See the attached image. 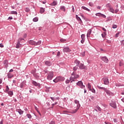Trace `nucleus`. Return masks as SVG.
<instances>
[{"instance_id": "f257e3e1", "label": "nucleus", "mask_w": 124, "mask_h": 124, "mask_svg": "<svg viewBox=\"0 0 124 124\" xmlns=\"http://www.w3.org/2000/svg\"><path fill=\"white\" fill-rule=\"evenodd\" d=\"M65 79V78H64V77H58L53 80V82H54V83H58V82H62V81H64Z\"/></svg>"}, {"instance_id": "f03ea898", "label": "nucleus", "mask_w": 124, "mask_h": 124, "mask_svg": "<svg viewBox=\"0 0 124 124\" xmlns=\"http://www.w3.org/2000/svg\"><path fill=\"white\" fill-rule=\"evenodd\" d=\"M75 103H76V104H78L77 105L78 108H77L76 109L73 110L71 112L72 114H74V113H76V112H77V111H78V110L79 109V108H80V104H79V101H78L77 100H75Z\"/></svg>"}, {"instance_id": "7ed1b4c3", "label": "nucleus", "mask_w": 124, "mask_h": 124, "mask_svg": "<svg viewBox=\"0 0 124 124\" xmlns=\"http://www.w3.org/2000/svg\"><path fill=\"white\" fill-rule=\"evenodd\" d=\"M77 78H79V75H77L76 73L73 72L72 76L70 78V80L74 81V79H77Z\"/></svg>"}, {"instance_id": "20e7f679", "label": "nucleus", "mask_w": 124, "mask_h": 124, "mask_svg": "<svg viewBox=\"0 0 124 124\" xmlns=\"http://www.w3.org/2000/svg\"><path fill=\"white\" fill-rule=\"evenodd\" d=\"M106 6L108 8V10L109 11H110V12H111L112 13H115V10H114V9L111 6V4L108 3L106 5Z\"/></svg>"}, {"instance_id": "39448f33", "label": "nucleus", "mask_w": 124, "mask_h": 124, "mask_svg": "<svg viewBox=\"0 0 124 124\" xmlns=\"http://www.w3.org/2000/svg\"><path fill=\"white\" fill-rule=\"evenodd\" d=\"M53 77H54V74L53 73V72H49L47 76L48 80H52Z\"/></svg>"}, {"instance_id": "423d86ee", "label": "nucleus", "mask_w": 124, "mask_h": 124, "mask_svg": "<svg viewBox=\"0 0 124 124\" xmlns=\"http://www.w3.org/2000/svg\"><path fill=\"white\" fill-rule=\"evenodd\" d=\"M77 85L78 86H79V87H80L81 88V89H85V85H83V82H82L81 81H78V82L77 83Z\"/></svg>"}, {"instance_id": "0eeeda50", "label": "nucleus", "mask_w": 124, "mask_h": 124, "mask_svg": "<svg viewBox=\"0 0 124 124\" xmlns=\"http://www.w3.org/2000/svg\"><path fill=\"white\" fill-rule=\"evenodd\" d=\"M80 69H85V70H87V69H88V67H87V66H85L84 65V64L81 63L79 64V66H78Z\"/></svg>"}, {"instance_id": "6e6552de", "label": "nucleus", "mask_w": 124, "mask_h": 124, "mask_svg": "<svg viewBox=\"0 0 124 124\" xmlns=\"http://www.w3.org/2000/svg\"><path fill=\"white\" fill-rule=\"evenodd\" d=\"M104 83L105 85H108L109 84V79L108 78L105 77L103 78Z\"/></svg>"}, {"instance_id": "1a4fd4ad", "label": "nucleus", "mask_w": 124, "mask_h": 124, "mask_svg": "<svg viewBox=\"0 0 124 124\" xmlns=\"http://www.w3.org/2000/svg\"><path fill=\"white\" fill-rule=\"evenodd\" d=\"M63 51L64 53H69L71 52V50L70 48H69V47H66L63 49Z\"/></svg>"}, {"instance_id": "9d476101", "label": "nucleus", "mask_w": 124, "mask_h": 124, "mask_svg": "<svg viewBox=\"0 0 124 124\" xmlns=\"http://www.w3.org/2000/svg\"><path fill=\"white\" fill-rule=\"evenodd\" d=\"M101 60H102V61L106 63H108V62H109V60H108V59L107 57H106V56L101 57Z\"/></svg>"}, {"instance_id": "9b49d317", "label": "nucleus", "mask_w": 124, "mask_h": 124, "mask_svg": "<svg viewBox=\"0 0 124 124\" xmlns=\"http://www.w3.org/2000/svg\"><path fill=\"white\" fill-rule=\"evenodd\" d=\"M76 18L77 20L78 21L79 24H80V25H81V24H83V21H82V19H81L80 17L78 16V15H76Z\"/></svg>"}, {"instance_id": "f8f14e48", "label": "nucleus", "mask_w": 124, "mask_h": 124, "mask_svg": "<svg viewBox=\"0 0 124 124\" xmlns=\"http://www.w3.org/2000/svg\"><path fill=\"white\" fill-rule=\"evenodd\" d=\"M110 106L114 109H116V108H117V105H116L115 102H112L111 103H110Z\"/></svg>"}, {"instance_id": "ddd939ff", "label": "nucleus", "mask_w": 124, "mask_h": 124, "mask_svg": "<svg viewBox=\"0 0 124 124\" xmlns=\"http://www.w3.org/2000/svg\"><path fill=\"white\" fill-rule=\"evenodd\" d=\"M105 93H107V94H108V95H112V94H113V93H112V92H111L108 89H105Z\"/></svg>"}, {"instance_id": "4468645a", "label": "nucleus", "mask_w": 124, "mask_h": 124, "mask_svg": "<svg viewBox=\"0 0 124 124\" xmlns=\"http://www.w3.org/2000/svg\"><path fill=\"white\" fill-rule=\"evenodd\" d=\"M32 83L33 85H34V86H35L36 87H40V84H39L34 81H33Z\"/></svg>"}, {"instance_id": "2eb2a0df", "label": "nucleus", "mask_w": 124, "mask_h": 124, "mask_svg": "<svg viewBox=\"0 0 124 124\" xmlns=\"http://www.w3.org/2000/svg\"><path fill=\"white\" fill-rule=\"evenodd\" d=\"M29 44H31V45H35L36 44V42L33 40H30L29 41Z\"/></svg>"}, {"instance_id": "dca6fc26", "label": "nucleus", "mask_w": 124, "mask_h": 124, "mask_svg": "<svg viewBox=\"0 0 124 124\" xmlns=\"http://www.w3.org/2000/svg\"><path fill=\"white\" fill-rule=\"evenodd\" d=\"M45 64H46L47 66H51V65H52V63L50 61H46L45 62Z\"/></svg>"}, {"instance_id": "f3484780", "label": "nucleus", "mask_w": 124, "mask_h": 124, "mask_svg": "<svg viewBox=\"0 0 124 124\" xmlns=\"http://www.w3.org/2000/svg\"><path fill=\"white\" fill-rule=\"evenodd\" d=\"M16 112H18L20 115H23V113H24V111L21 110V109H17Z\"/></svg>"}, {"instance_id": "a211bd4d", "label": "nucleus", "mask_w": 124, "mask_h": 124, "mask_svg": "<svg viewBox=\"0 0 124 124\" xmlns=\"http://www.w3.org/2000/svg\"><path fill=\"white\" fill-rule=\"evenodd\" d=\"M96 16H102V17H103L104 18L106 17V16H105V15L101 14V13L96 14Z\"/></svg>"}, {"instance_id": "6ab92c4d", "label": "nucleus", "mask_w": 124, "mask_h": 124, "mask_svg": "<svg viewBox=\"0 0 124 124\" xmlns=\"http://www.w3.org/2000/svg\"><path fill=\"white\" fill-rule=\"evenodd\" d=\"M91 33H92V30L90 29L88 30L87 32V37H90V35H91Z\"/></svg>"}, {"instance_id": "aec40b11", "label": "nucleus", "mask_w": 124, "mask_h": 124, "mask_svg": "<svg viewBox=\"0 0 124 124\" xmlns=\"http://www.w3.org/2000/svg\"><path fill=\"white\" fill-rule=\"evenodd\" d=\"M75 63H76L77 66H79L81 63H80V61L78 60H76L75 61Z\"/></svg>"}, {"instance_id": "412c9836", "label": "nucleus", "mask_w": 124, "mask_h": 124, "mask_svg": "<svg viewBox=\"0 0 124 124\" xmlns=\"http://www.w3.org/2000/svg\"><path fill=\"white\" fill-rule=\"evenodd\" d=\"M25 85H26V82L23 81L20 84V88H24L25 87Z\"/></svg>"}, {"instance_id": "4be33fe9", "label": "nucleus", "mask_w": 124, "mask_h": 124, "mask_svg": "<svg viewBox=\"0 0 124 124\" xmlns=\"http://www.w3.org/2000/svg\"><path fill=\"white\" fill-rule=\"evenodd\" d=\"M60 9L62 11L65 12V7L64 6H61L60 7Z\"/></svg>"}, {"instance_id": "5701e85b", "label": "nucleus", "mask_w": 124, "mask_h": 124, "mask_svg": "<svg viewBox=\"0 0 124 124\" xmlns=\"http://www.w3.org/2000/svg\"><path fill=\"white\" fill-rule=\"evenodd\" d=\"M45 12V9L44 8H40V13H41V14H42V13H44Z\"/></svg>"}, {"instance_id": "b1692460", "label": "nucleus", "mask_w": 124, "mask_h": 124, "mask_svg": "<svg viewBox=\"0 0 124 124\" xmlns=\"http://www.w3.org/2000/svg\"><path fill=\"white\" fill-rule=\"evenodd\" d=\"M88 89H89L90 91H92V85L90 83H88Z\"/></svg>"}, {"instance_id": "393cba45", "label": "nucleus", "mask_w": 124, "mask_h": 124, "mask_svg": "<svg viewBox=\"0 0 124 124\" xmlns=\"http://www.w3.org/2000/svg\"><path fill=\"white\" fill-rule=\"evenodd\" d=\"M20 46H21V44H20V43L17 42V43L16 45V48H17V49H19V48H20Z\"/></svg>"}, {"instance_id": "a878e982", "label": "nucleus", "mask_w": 124, "mask_h": 124, "mask_svg": "<svg viewBox=\"0 0 124 124\" xmlns=\"http://www.w3.org/2000/svg\"><path fill=\"white\" fill-rule=\"evenodd\" d=\"M13 77V75L11 73L8 74V78H12Z\"/></svg>"}, {"instance_id": "bb28decb", "label": "nucleus", "mask_w": 124, "mask_h": 124, "mask_svg": "<svg viewBox=\"0 0 124 124\" xmlns=\"http://www.w3.org/2000/svg\"><path fill=\"white\" fill-rule=\"evenodd\" d=\"M8 93L10 96H12L13 95V92L12 91H9Z\"/></svg>"}, {"instance_id": "cd10ccee", "label": "nucleus", "mask_w": 124, "mask_h": 124, "mask_svg": "<svg viewBox=\"0 0 124 124\" xmlns=\"http://www.w3.org/2000/svg\"><path fill=\"white\" fill-rule=\"evenodd\" d=\"M82 9H84V10H86L87 11L90 12V9H88V8H86V7L82 6Z\"/></svg>"}, {"instance_id": "c85d7f7f", "label": "nucleus", "mask_w": 124, "mask_h": 124, "mask_svg": "<svg viewBox=\"0 0 124 124\" xmlns=\"http://www.w3.org/2000/svg\"><path fill=\"white\" fill-rule=\"evenodd\" d=\"M97 87L98 88V89H99V90H104V91H105V88L104 87H101L99 86H97Z\"/></svg>"}, {"instance_id": "c756f323", "label": "nucleus", "mask_w": 124, "mask_h": 124, "mask_svg": "<svg viewBox=\"0 0 124 124\" xmlns=\"http://www.w3.org/2000/svg\"><path fill=\"white\" fill-rule=\"evenodd\" d=\"M58 4V2H57V1H54L51 4V5H57V4Z\"/></svg>"}, {"instance_id": "7c9ffc66", "label": "nucleus", "mask_w": 124, "mask_h": 124, "mask_svg": "<svg viewBox=\"0 0 124 124\" xmlns=\"http://www.w3.org/2000/svg\"><path fill=\"white\" fill-rule=\"evenodd\" d=\"M22 40H24V39H23V38H19L18 39L17 43H21V41H22Z\"/></svg>"}, {"instance_id": "2f4dec72", "label": "nucleus", "mask_w": 124, "mask_h": 124, "mask_svg": "<svg viewBox=\"0 0 124 124\" xmlns=\"http://www.w3.org/2000/svg\"><path fill=\"white\" fill-rule=\"evenodd\" d=\"M33 22H37L38 21V18L37 17H35L33 19Z\"/></svg>"}, {"instance_id": "473e14b6", "label": "nucleus", "mask_w": 124, "mask_h": 124, "mask_svg": "<svg viewBox=\"0 0 124 124\" xmlns=\"http://www.w3.org/2000/svg\"><path fill=\"white\" fill-rule=\"evenodd\" d=\"M60 41L61 42H62V43H64V42H65V41H66V40H65V39H60Z\"/></svg>"}, {"instance_id": "72a5a7b5", "label": "nucleus", "mask_w": 124, "mask_h": 124, "mask_svg": "<svg viewBox=\"0 0 124 124\" xmlns=\"http://www.w3.org/2000/svg\"><path fill=\"white\" fill-rule=\"evenodd\" d=\"M8 63V61L7 60H5L3 62V64H4L5 65H6V64H7Z\"/></svg>"}, {"instance_id": "f704fd0d", "label": "nucleus", "mask_w": 124, "mask_h": 124, "mask_svg": "<svg viewBox=\"0 0 124 124\" xmlns=\"http://www.w3.org/2000/svg\"><path fill=\"white\" fill-rule=\"evenodd\" d=\"M41 44V41H39L37 43H36L35 45H40Z\"/></svg>"}, {"instance_id": "c9c22d12", "label": "nucleus", "mask_w": 124, "mask_h": 124, "mask_svg": "<svg viewBox=\"0 0 124 124\" xmlns=\"http://www.w3.org/2000/svg\"><path fill=\"white\" fill-rule=\"evenodd\" d=\"M77 69H78V66H76L73 68V70H74L75 71L77 70Z\"/></svg>"}, {"instance_id": "e433bc0d", "label": "nucleus", "mask_w": 124, "mask_h": 124, "mask_svg": "<svg viewBox=\"0 0 124 124\" xmlns=\"http://www.w3.org/2000/svg\"><path fill=\"white\" fill-rule=\"evenodd\" d=\"M11 14H15L16 15H17V12H16V11H12Z\"/></svg>"}, {"instance_id": "4c0bfd02", "label": "nucleus", "mask_w": 124, "mask_h": 124, "mask_svg": "<svg viewBox=\"0 0 124 124\" xmlns=\"http://www.w3.org/2000/svg\"><path fill=\"white\" fill-rule=\"evenodd\" d=\"M27 118H28V119H31V115L27 114Z\"/></svg>"}, {"instance_id": "58836bf2", "label": "nucleus", "mask_w": 124, "mask_h": 124, "mask_svg": "<svg viewBox=\"0 0 124 124\" xmlns=\"http://www.w3.org/2000/svg\"><path fill=\"white\" fill-rule=\"evenodd\" d=\"M105 35H106V32H104L102 34V37H105Z\"/></svg>"}, {"instance_id": "ea45409f", "label": "nucleus", "mask_w": 124, "mask_h": 124, "mask_svg": "<svg viewBox=\"0 0 124 124\" xmlns=\"http://www.w3.org/2000/svg\"><path fill=\"white\" fill-rule=\"evenodd\" d=\"M117 25H112V29H117Z\"/></svg>"}, {"instance_id": "a19ab883", "label": "nucleus", "mask_w": 124, "mask_h": 124, "mask_svg": "<svg viewBox=\"0 0 124 124\" xmlns=\"http://www.w3.org/2000/svg\"><path fill=\"white\" fill-rule=\"evenodd\" d=\"M91 92H92V93H95V90H94V89L93 88V89H91Z\"/></svg>"}, {"instance_id": "79ce46f5", "label": "nucleus", "mask_w": 124, "mask_h": 124, "mask_svg": "<svg viewBox=\"0 0 124 124\" xmlns=\"http://www.w3.org/2000/svg\"><path fill=\"white\" fill-rule=\"evenodd\" d=\"M26 12H30V9L29 8H26L25 9Z\"/></svg>"}, {"instance_id": "37998d69", "label": "nucleus", "mask_w": 124, "mask_h": 124, "mask_svg": "<svg viewBox=\"0 0 124 124\" xmlns=\"http://www.w3.org/2000/svg\"><path fill=\"white\" fill-rule=\"evenodd\" d=\"M120 33H121V32H118V33L115 34L116 37H118Z\"/></svg>"}, {"instance_id": "c03bdc74", "label": "nucleus", "mask_w": 124, "mask_h": 124, "mask_svg": "<svg viewBox=\"0 0 124 124\" xmlns=\"http://www.w3.org/2000/svg\"><path fill=\"white\" fill-rule=\"evenodd\" d=\"M81 37L82 39H85V34H82Z\"/></svg>"}, {"instance_id": "a18cd8bd", "label": "nucleus", "mask_w": 124, "mask_h": 124, "mask_svg": "<svg viewBox=\"0 0 124 124\" xmlns=\"http://www.w3.org/2000/svg\"><path fill=\"white\" fill-rule=\"evenodd\" d=\"M97 109L98 110V111H101V108H100V107H99V106H97L96 107Z\"/></svg>"}, {"instance_id": "49530a36", "label": "nucleus", "mask_w": 124, "mask_h": 124, "mask_svg": "<svg viewBox=\"0 0 124 124\" xmlns=\"http://www.w3.org/2000/svg\"><path fill=\"white\" fill-rule=\"evenodd\" d=\"M6 92H8V91H9V87H8V86L7 85L6 86Z\"/></svg>"}, {"instance_id": "de8ad7c7", "label": "nucleus", "mask_w": 124, "mask_h": 124, "mask_svg": "<svg viewBox=\"0 0 124 124\" xmlns=\"http://www.w3.org/2000/svg\"><path fill=\"white\" fill-rule=\"evenodd\" d=\"M60 56H61V52L60 51H59L57 53V56L60 57Z\"/></svg>"}, {"instance_id": "09e8293b", "label": "nucleus", "mask_w": 124, "mask_h": 124, "mask_svg": "<svg viewBox=\"0 0 124 124\" xmlns=\"http://www.w3.org/2000/svg\"><path fill=\"white\" fill-rule=\"evenodd\" d=\"M119 65H120V66H122V65H124V64L123 63V62H120Z\"/></svg>"}, {"instance_id": "8fccbe9b", "label": "nucleus", "mask_w": 124, "mask_h": 124, "mask_svg": "<svg viewBox=\"0 0 124 124\" xmlns=\"http://www.w3.org/2000/svg\"><path fill=\"white\" fill-rule=\"evenodd\" d=\"M49 124H56V123L54 122V121H51Z\"/></svg>"}, {"instance_id": "3c124183", "label": "nucleus", "mask_w": 124, "mask_h": 124, "mask_svg": "<svg viewBox=\"0 0 124 124\" xmlns=\"http://www.w3.org/2000/svg\"><path fill=\"white\" fill-rule=\"evenodd\" d=\"M35 110H36V111H37V112H38L39 114L40 115V112H39V111H38L37 107H35Z\"/></svg>"}, {"instance_id": "603ef678", "label": "nucleus", "mask_w": 124, "mask_h": 124, "mask_svg": "<svg viewBox=\"0 0 124 124\" xmlns=\"http://www.w3.org/2000/svg\"><path fill=\"white\" fill-rule=\"evenodd\" d=\"M118 12H119V10L118 9H116L114 11V13H118Z\"/></svg>"}, {"instance_id": "864d4df0", "label": "nucleus", "mask_w": 124, "mask_h": 124, "mask_svg": "<svg viewBox=\"0 0 124 124\" xmlns=\"http://www.w3.org/2000/svg\"><path fill=\"white\" fill-rule=\"evenodd\" d=\"M0 47L1 48H3V47H4V46L2 45V44H0Z\"/></svg>"}, {"instance_id": "5fc2aeb1", "label": "nucleus", "mask_w": 124, "mask_h": 124, "mask_svg": "<svg viewBox=\"0 0 124 124\" xmlns=\"http://www.w3.org/2000/svg\"><path fill=\"white\" fill-rule=\"evenodd\" d=\"M89 4L90 6H93V3H92V2H90L89 3Z\"/></svg>"}, {"instance_id": "6e6d98bb", "label": "nucleus", "mask_w": 124, "mask_h": 124, "mask_svg": "<svg viewBox=\"0 0 124 124\" xmlns=\"http://www.w3.org/2000/svg\"><path fill=\"white\" fill-rule=\"evenodd\" d=\"M114 123H117L118 121L117 120V119H113Z\"/></svg>"}, {"instance_id": "4d7b16f0", "label": "nucleus", "mask_w": 124, "mask_h": 124, "mask_svg": "<svg viewBox=\"0 0 124 124\" xmlns=\"http://www.w3.org/2000/svg\"><path fill=\"white\" fill-rule=\"evenodd\" d=\"M84 42H85V39H82L81 40V43H84Z\"/></svg>"}, {"instance_id": "13d9d810", "label": "nucleus", "mask_w": 124, "mask_h": 124, "mask_svg": "<svg viewBox=\"0 0 124 124\" xmlns=\"http://www.w3.org/2000/svg\"><path fill=\"white\" fill-rule=\"evenodd\" d=\"M69 82H70V80H67L66 81V84H68V83H69Z\"/></svg>"}, {"instance_id": "bf43d9fd", "label": "nucleus", "mask_w": 124, "mask_h": 124, "mask_svg": "<svg viewBox=\"0 0 124 124\" xmlns=\"http://www.w3.org/2000/svg\"><path fill=\"white\" fill-rule=\"evenodd\" d=\"M8 19L9 20H12V19H13V18L12 17V16H10V17H9Z\"/></svg>"}, {"instance_id": "052dcab7", "label": "nucleus", "mask_w": 124, "mask_h": 124, "mask_svg": "<svg viewBox=\"0 0 124 124\" xmlns=\"http://www.w3.org/2000/svg\"><path fill=\"white\" fill-rule=\"evenodd\" d=\"M72 11L73 12H74V6H72Z\"/></svg>"}, {"instance_id": "680f3d73", "label": "nucleus", "mask_w": 124, "mask_h": 124, "mask_svg": "<svg viewBox=\"0 0 124 124\" xmlns=\"http://www.w3.org/2000/svg\"><path fill=\"white\" fill-rule=\"evenodd\" d=\"M102 30H103V31H107L106 29H105V28H103Z\"/></svg>"}, {"instance_id": "e2e57ef3", "label": "nucleus", "mask_w": 124, "mask_h": 124, "mask_svg": "<svg viewBox=\"0 0 124 124\" xmlns=\"http://www.w3.org/2000/svg\"><path fill=\"white\" fill-rule=\"evenodd\" d=\"M0 124H3V121H1L0 122Z\"/></svg>"}, {"instance_id": "0e129e2a", "label": "nucleus", "mask_w": 124, "mask_h": 124, "mask_svg": "<svg viewBox=\"0 0 124 124\" xmlns=\"http://www.w3.org/2000/svg\"><path fill=\"white\" fill-rule=\"evenodd\" d=\"M2 83V79H0V84H1Z\"/></svg>"}, {"instance_id": "69168bd1", "label": "nucleus", "mask_w": 124, "mask_h": 124, "mask_svg": "<svg viewBox=\"0 0 124 124\" xmlns=\"http://www.w3.org/2000/svg\"><path fill=\"white\" fill-rule=\"evenodd\" d=\"M9 72H13V69H11L10 71H9Z\"/></svg>"}, {"instance_id": "338daca9", "label": "nucleus", "mask_w": 124, "mask_h": 124, "mask_svg": "<svg viewBox=\"0 0 124 124\" xmlns=\"http://www.w3.org/2000/svg\"><path fill=\"white\" fill-rule=\"evenodd\" d=\"M97 9H100V6H98V7H97Z\"/></svg>"}, {"instance_id": "774afa93", "label": "nucleus", "mask_w": 124, "mask_h": 124, "mask_svg": "<svg viewBox=\"0 0 124 124\" xmlns=\"http://www.w3.org/2000/svg\"><path fill=\"white\" fill-rule=\"evenodd\" d=\"M51 99H52V100H53V101H54V98H53V97H51Z\"/></svg>"}]
</instances>
